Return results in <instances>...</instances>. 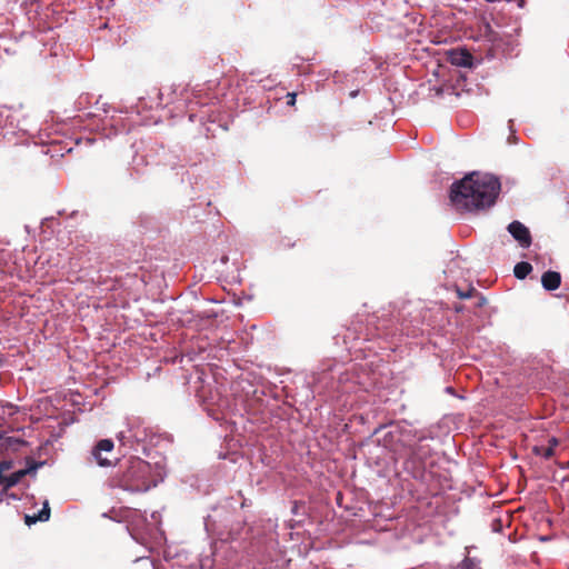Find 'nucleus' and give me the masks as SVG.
Here are the masks:
<instances>
[{"mask_svg":"<svg viewBox=\"0 0 569 569\" xmlns=\"http://www.w3.org/2000/svg\"><path fill=\"white\" fill-rule=\"evenodd\" d=\"M500 187L497 177L471 172L452 183L449 198L457 211L485 210L495 204Z\"/></svg>","mask_w":569,"mask_h":569,"instance_id":"nucleus-1","label":"nucleus"},{"mask_svg":"<svg viewBox=\"0 0 569 569\" xmlns=\"http://www.w3.org/2000/svg\"><path fill=\"white\" fill-rule=\"evenodd\" d=\"M118 486L130 492H146L156 486L151 476V465L133 457L128 461L127 469L118 478Z\"/></svg>","mask_w":569,"mask_h":569,"instance_id":"nucleus-2","label":"nucleus"},{"mask_svg":"<svg viewBox=\"0 0 569 569\" xmlns=\"http://www.w3.org/2000/svg\"><path fill=\"white\" fill-rule=\"evenodd\" d=\"M113 447V441L110 439H102L97 442L91 455L100 467L112 466L113 460L109 456H112Z\"/></svg>","mask_w":569,"mask_h":569,"instance_id":"nucleus-3","label":"nucleus"},{"mask_svg":"<svg viewBox=\"0 0 569 569\" xmlns=\"http://www.w3.org/2000/svg\"><path fill=\"white\" fill-rule=\"evenodd\" d=\"M508 231L522 248H528L531 244V236L529 229L521 222L512 221L508 226Z\"/></svg>","mask_w":569,"mask_h":569,"instance_id":"nucleus-4","label":"nucleus"},{"mask_svg":"<svg viewBox=\"0 0 569 569\" xmlns=\"http://www.w3.org/2000/svg\"><path fill=\"white\" fill-rule=\"evenodd\" d=\"M473 57L465 49H455L449 52V61L457 67H471Z\"/></svg>","mask_w":569,"mask_h":569,"instance_id":"nucleus-5","label":"nucleus"},{"mask_svg":"<svg viewBox=\"0 0 569 569\" xmlns=\"http://www.w3.org/2000/svg\"><path fill=\"white\" fill-rule=\"evenodd\" d=\"M541 283L546 290L553 291L561 284V274L557 271L548 270L542 274Z\"/></svg>","mask_w":569,"mask_h":569,"instance_id":"nucleus-6","label":"nucleus"},{"mask_svg":"<svg viewBox=\"0 0 569 569\" xmlns=\"http://www.w3.org/2000/svg\"><path fill=\"white\" fill-rule=\"evenodd\" d=\"M28 473V470L27 469H21V470H18L13 473H11L10 476H4V489H9L13 486H16L17 483L20 482V480Z\"/></svg>","mask_w":569,"mask_h":569,"instance_id":"nucleus-7","label":"nucleus"},{"mask_svg":"<svg viewBox=\"0 0 569 569\" xmlns=\"http://www.w3.org/2000/svg\"><path fill=\"white\" fill-rule=\"evenodd\" d=\"M532 271V266L529 262H518L513 268L515 277L522 280Z\"/></svg>","mask_w":569,"mask_h":569,"instance_id":"nucleus-8","label":"nucleus"},{"mask_svg":"<svg viewBox=\"0 0 569 569\" xmlns=\"http://www.w3.org/2000/svg\"><path fill=\"white\" fill-rule=\"evenodd\" d=\"M532 451L536 455L542 456L545 459H550L555 455V451H552V448H547V447L546 448L545 447H535Z\"/></svg>","mask_w":569,"mask_h":569,"instance_id":"nucleus-9","label":"nucleus"},{"mask_svg":"<svg viewBox=\"0 0 569 569\" xmlns=\"http://www.w3.org/2000/svg\"><path fill=\"white\" fill-rule=\"evenodd\" d=\"M39 521H47L50 518V508L48 502L43 505V508L36 515Z\"/></svg>","mask_w":569,"mask_h":569,"instance_id":"nucleus-10","label":"nucleus"},{"mask_svg":"<svg viewBox=\"0 0 569 569\" xmlns=\"http://www.w3.org/2000/svg\"><path fill=\"white\" fill-rule=\"evenodd\" d=\"M476 289L475 288H470L468 291H461L460 289H457V295L460 299H468L470 297L473 296V293H476Z\"/></svg>","mask_w":569,"mask_h":569,"instance_id":"nucleus-11","label":"nucleus"},{"mask_svg":"<svg viewBox=\"0 0 569 569\" xmlns=\"http://www.w3.org/2000/svg\"><path fill=\"white\" fill-rule=\"evenodd\" d=\"M462 567H463V569H479L478 565L470 558H466L462 561Z\"/></svg>","mask_w":569,"mask_h":569,"instance_id":"nucleus-12","label":"nucleus"},{"mask_svg":"<svg viewBox=\"0 0 569 569\" xmlns=\"http://www.w3.org/2000/svg\"><path fill=\"white\" fill-rule=\"evenodd\" d=\"M12 468V461L10 460H3L0 461V472L3 475L6 471L10 470Z\"/></svg>","mask_w":569,"mask_h":569,"instance_id":"nucleus-13","label":"nucleus"},{"mask_svg":"<svg viewBox=\"0 0 569 569\" xmlns=\"http://www.w3.org/2000/svg\"><path fill=\"white\" fill-rule=\"evenodd\" d=\"M296 97H297V93L296 92H288L286 98H287V104L288 106H295L296 103Z\"/></svg>","mask_w":569,"mask_h":569,"instance_id":"nucleus-14","label":"nucleus"},{"mask_svg":"<svg viewBox=\"0 0 569 569\" xmlns=\"http://www.w3.org/2000/svg\"><path fill=\"white\" fill-rule=\"evenodd\" d=\"M24 521H26V523H27L28 526H30V525H33V523L38 522V521H39V519L37 518V516H36V515H33V516L26 515V517H24Z\"/></svg>","mask_w":569,"mask_h":569,"instance_id":"nucleus-15","label":"nucleus"},{"mask_svg":"<svg viewBox=\"0 0 569 569\" xmlns=\"http://www.w3.org/2000/svg\"><path fill=\"white\" fill-rule=\"evenodd\" d=\"M559 445V440L555 437H551L549 440H548V447L547 448H552V451H555V448Z\"/></svg>","mask_w":569,"mask_h":569,"instance_id":"nucleus-16","label":"nucleus"},{"mask_svg":"<svg viewBox=\"0 0 569 569\" xmlns=\"http://www.w3.org/2000/svg\"><path fill=\"white\" fill-rule=\"evenodd\" d=\"M117 437H118V439H119L121 442H123L124 435H123V432H122V431H121V432H119Z\"/></svg>","mask_w":569,"mask_h":569,"instance_id":"nucleus-17","label":"nucleus"},{"mask_svg":"<svg viewBox=\"0 0 569 569\" xmlns=\"http://www.w3.org/2000/svg\"><path fill=\"white\" fill-rule=\"evenodd\" d=\"M485 301H486V300H485V298H483V297H480L479 302H478V305H477V306H478V307H481V306L485 303Z\"/></svg>","mask_w":569,"mask_h":569,"instance_id":"nucleus-18","label":"nucleus"},{"mask_svg":"<svg viewBox=\"0 0 569 569\" xmlns=\"http://www.w3.org/2000/svg\"><path fill=\"white\" fill-rule=\"evenodd\" d=\"M3 483H4V475H2V473L0 472V485H3Z\"/></svg>","mask_w":569,"mask_h":569,"instance_id":"nucleus-19","label":"nucleus"},{"mask_svg":"<svg viewBox=\"0 0 569 569\" xmlns=\"http://www.w3.org/2000/svg\"><path fill=\"white\" fill-rule=\"evenodd\" d=\"M3 361H4L3 356L0 353V367L3 365Z\"/></svg>","mask_w":569,"mask_h":569,"instance_id":"nucleus-20","label":"nucleus"}]
</instances>
